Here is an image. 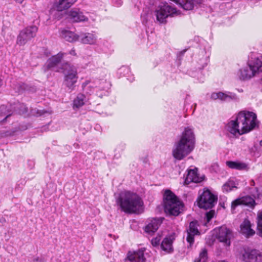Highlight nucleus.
I'll use <instances>...</instances> for the list:
<instances>
[{"label": "nucleus", "mask_w": 262, "mask_h": 262, "mask_svg": "<svg viewBox=\"0 0 262 262\" xmlns=\"http://www.w3.org/2000/svg\"><path fill=\"white\" fill-rule=\"evenodd\" d=\"M226 165L231 169L244 170L247 168V165L246 163L238 161H227Z\"/></svg>", "instance_id": "nucleus-27"}, {"label": "nucleus", "mask_w": 262, "mask_h": 262, "mask_svg": "<svg viewBox=\"0 0 262 262\" xmlns=\"http://www.w3.org/2000/svg\"><path fill=\"white\" fill-rule=\"evenodd\" d=\"M179 5L186 10H192L194 7L193 0H179Z\"/></svg>", "instance_id": "nucleus-28"}, {"label": "nucleus", "mask_w": 262, "mask_h": 262, "mask_svg": "<svg viewBox=\"0 0 262 262\" xmlns=\"http://www.w3.org/2000/svg\"><path fill=\"white\" fill-rule=\"evenodd\" d=\"M163 202L165 213L170 215H178L183 207V203L169 190L165 191Z\"/></svg>", "instance_id": "nucleus-4"}, {"label": "nucleus", "mask_w": 262, "mask_h": 262, "mask_svg": "<svg viewBox=\"0 0 262 262\" xmlns=\"http://www.w3.org/2000/svg\"><path fill=\"white\" fill-rule=\"evenodd\" d=\"M259 144L261 146H262V140L260 141Z\"/></svg>", "instance_id": "nucleus-41"}, {"label": "nucleus", "mask_w": 262, "mask_h": 262, "mask_svg": "<svg viewBox=\"0 0 262 262\" xmlns=\"http://www.w3.org/2000/svg\"><path fill=\"white\" fill-rule=\"evenodd\" d=\"M254 184H255V183H254V181H253V180H252V181H251V185H254Z\"/></svg>", "instance_id": "nucleus-40"}, {"label": "nucleus", "mask_w": 262, "mask_h": 262, "mask_svg": "<svg viewBox=\"0 0 262 262\" xmlns=\"http://www.w3.org/2000/svg\"><path fill=\"white\" fill-rule=\"evenodd\" d=\"M200 234L197 228L196 222H191L189 224V228L187 230L186 241L191 246L194 243V236Z\"/></svg>", "instance_id": "nucleus-13"}, {"label": "nucleus", "mask_w": 262, "mask_h": 262, "mask_svg": "<svg viewBox=\"0 0 262 262\" xmlns=\"http://www.w3.org/2000/svg\"><path fill=\"white\" fill-rule=\"evenodd\" d=\"M63 56V53H59L57 55L53 56L52 57L49 58L47 60L46 65L43 67L44 71L47 72L55 68V67L57 66L61 61Z\"/></svg>", "instance_id": "nucleus-15"}, {"label": "nucleus", "mask_w": 262, "mask_h": 262, "mask_svg": "<svg viewBox=\"0 0 262 262\" xmlns=\"http://www.w3.org/2000/svg\"><path fill=\"white\" fill-rule=\"evenodd\" d=\"M127 258L130 262H145V261L144 251L141 250L129 252L127 254Z\"/></svg>", "instance_id": "nucleus-20"}, {"label": "nucleus", "mask_w": 262, "mask_h": 262, "mask_svg": "<svg viewBox=\"0 0 262 262\" xmlns=\"http://www.w3.org/2000/svg\"><path fill=\"white\" fill-rule=\"evenodd\" d=\"M236 183L233 180H229L223 186V190L225 192H229L233 188H236Z\"/></svg>", "instance_id": "nucleus-31"}, {"label": "nucleus", "mask_w": 262, "mask_h": 262, "mask_svg": "<svg viewBox=\"0 0 262 262\" xmlns=\"http://www.w3.org/2000/svg\"><path fill=\"white\" fill-rule=\"evenodd\" d=\"M217 199L209 190H205L199 196L197 204L201 208L205 209L212 208L216 202Z\"/></svg>", "instance_id": "nucleus-7"}, {"label": "nucleus", "mask_w": 262, "mask_h": 262, "mask_svg": "<svg viewBox=\"0 0 262 262\" xmlns=\"http://www.w3.org/2000/svg\"><path fill=\"white\" fill-rule=\"evenodd\" d=\"M204 180V176H200L198 173V169L188 170V173L185 179L184 184L187 185L190 183L193 182L198 183L202 182Z\"/></svg>", "instance_id": "nucleus-11"}, {"label": "nucleus", "mask_w": 262, "mask_h": 262, "mask_svg": "<svg viewBox=\"0 0 262 262\" xmlns=\"http://www.w3.org/2000/svg\"><path fill=\"white\" fill-rule=\"evenodd\" d=\"M215 214L214 210H211L209 212H206V216L207 219V221L209 222L214 216Z\"/></svg>", "instance_id": "nucleus-35"}, {"label": "nucleus", "mask_w": 262, "mask_h": 262, "mask_svg": "<svg viewBox=\"0 0 262 262\" xmlns=\"http://www.w3.org/2000/svg\"><path fill=\"white\" fill-rule=\"evenodd\" d=\"M211 98L213 100L220 99L222 101H229L231 100H235L236 96L235 94L230 92L228 93L218 92L212 93L211 95Z\"/></svg>", "instance_id": "nucleus-19"}, {"label": "nucleus", "mask_w": 262, "mask_h": 262, "mask_svg": "<svg viewBox=\"0 0 262 262\" xmlns=\"http://www.w3.org/2000/svg\"><path fill=\"white\" fill-rule=\"evenodd\" d=\"M60 35L62 38L69 42L75 41L79 39V35H77L74 32L67 30H62Z\"/></svg>", "instance_id": "nucleus-24"}, {"label": "nucleus", "mask_w": 262, "mask_h": 262, "mask_svg": "<svg viewBox=\"0 0 262 262\" xmlns=\"http://www.w3.org/2000/svg\"><path fill=\"white\" fill-rule=\"evenodd\" d=\"M177 13V9L167 4L159 6L155 11L157 20L160 24L166 23L168 17L173 16Z\"/></svg>", "instance_id": "nucleus-6"}, {"label": "nucleus", "mask_w": 262, "mask_h": 262, "mask_svg": "<svg viewBox=\"0 0 262 262\" xmlns=\"http://www.w3.org/2000/svg\"><path fill=\"white\" fill-rule=\"evenodd\" d=\"M121 210L125 213H140L143 210V203L136 193L129 191L121 192L116 200Z\"/></svg>", "instance_id": "nucleus-3"}, {"label": "nucleus", "mask_w": 262, "mask_h": 262, "mask_svg": "<svg viewBox=\"0 0 262 262\" xmlns=\"http://www.w3.org/2000/svg\"><path fill=\"white\" fill-rule=\"evenodd\" d=\"M26 88V84L21 82L16 83L13 88L15 92L18 93H21Z\"/></svg>", "instance_id": "nucleus-33"}, {"label": "nucleus", "mask_w": 262, "mask_h": 262, "mask_svg": "<svg viewBox=\"0 0 262 262\" xmlns=\"http://www.w3.org/2000/svg\"><path fill=\"white\" fill-rule=\"evenodd\" d=\"M90 82L86 80L82 84V90L86 94L91 95L93 93L94 89L93 85L90 84Z\"/></svg>", "instance_id": "nucleus-30"}, {"label": "nucleus", "mask_w": 262, "mask_h": 262, "mask_svg": "<svg viewBox=\"0 0 262 262\" xmlns=\"http://www.w3.org/2000/svg\"><path fill=\"white\" fill-rule=\"evenodd\" d=\"M256 74L255 71L249 66V63L248 66L241 69L238 72L239 78L243 80L250 79Z\"/></svg>", "instance_id": "nucleus-17"}, {"label": "nucleus", "mask_w": 262, "mask_h": 262, "mask_svg": "<svg viewBox=\"0 0 262 262\" xmlns=\"http://www.w3.org/2000/svg\"><path fill=\"white\" fill-rule=\"evenodd\" d=\"M35 262H42V261L41 259L37 258L35 259Z\"/></svg>", "instance_id": "nucleus-39"}, {"label": "nucleus", "mask_w": 262, "mask_h": 262, "mask_svg": "<svg viewBox=\"0 0 262 262\" xmlns=\"http://www.w3.org/2000/svg\"><path fill=\"white\" fill-rule=\"evenodd\" d=\"M249 66L255 71L256 74L262 72V56L255 57L249 61Z\"/></svg>", "instance_id": "nucleus-22"}, {"label": "nucleus", "mask_w": 262, "mask_h": 262, "mask_svg": "<svg viewBox=\"0 0 262 262\" xmlns=\"http://www.w3.org/2000/svg\"><path fill=\"white\" fill-rule=\"evenodd\" d=\"M62 69L64 75V84L69 90L73 91L78 79L77 68L73 65L66 63L63 65Z\"/></svg>", "instance_id": "nucleus-5"}, {"label": "nucleus", "mask_w": 262, "mask_h": 262, "mask_svg": "<svg viewBox=\"0 0 262 262\" xmlns=\"http://www.w3.org/2000/svg\"><path fill=\"white\" fill-rule=\"evenodd\" d=\"M240 232L246 237L249 238L255 234V231L251 229V224L248 220H245L240 226Z\"/></svg>", "instance_id": "nucleus-18"}, {"label": "nucleus", "mask_w": 262, "mask_h": 262, "mask_svg": "<svg viewBox=\"0 0 262 262\" xmlns=\"http://www.w3.org/2000/svg\"><path fill=\"white\" fill-rule=\"evenodd\" d=\"M215 232V237L220 242L224 243L226 246L230 245L232 233L229 229L223 226L216 229Z\"/></svg>", "instance_id": "nucleus-10"}, {"label": "nucleus", "mask_w": 262, "mask_h": 262, "mask_svg": "<svg viewBox=\"0 0 262 262\" xmlns=\"http://www.w3.org/2000/svg\"><path fill=\"white\" fill-rule=\"evenodd\" d=\"M257 124L256 115L253 112L241 111L234 120L227 124L228 130L233 135H243L253 129Z\"/></svg>", "instance_id": "nucleus-1"}, {"label": "nucleus", "mask_w": 262, "mask_h": 262, "mask_svg": "<svg viewBox=\"0 0 262 262\" xmlns=\"http://www.w3.org/2000/svg\"><path fill=\"white\" fill-rule=\"evenodd\" d=\"M221 262H227V261L223 260V261H222Z\"/></svg>", "instance_id": "nucleus-43"}, {"label": "nucleus", "mask_w": 262, "mask_h": 262, "mask_svg": "<svg viewBox=\"0 0 262 262\" xmlns=\"http://www.w3.org/2000/svg\"><path fill=\"white\" fill-rule=\"evenodd\" d=\"M68 17L72 22L87 21L88 18L78 9H73L68 13Z\"/></svg>", "instance_id": "nucleus-14"}, {"label": "nucleus", "mask_w": 262, "mask_h": 262, "mask_svg": "<svg viewBox=\"0 0 262 262\" xmlns=\"http://www.w3.org/2000/svg\"><path fill=\"white\" fill-rule=\"evenodd\" d=\"M76 2V0H59L56 7L58 11H61L71 7Z\"/></svg>", "instance_id": "nucleus-25"}, {"label": "nucleus", "mask_w": 262, "mask_h": 262, "mask_svg": "<svg viewBox=\"0 0 262 262\" xmlns=\"http://www.w3.org/2000/svg\"><path fill=\"white\" fill-rule=\"evenodd\" d=\"M195 146V136L193 129L185 128L178 140L174 142L172 155L177 160H182L189 155Z\"/></svg>", "instance_id": "nucleus-2"}, {"label": "nucleus", "mask_w": 262, "mask_h": 262, "mask_svg": "<svg viewBox=\"0 0 262 262\" xmlns=\"http://www.w3.org/2000/svg\"><path fill=\"white\" fill-rule=\"evenodd\" d=\"M38 28L35 26L28 27L19 32L17 36L16 43L19 46H24L29 40L36 36Z\"/></svg>", "instance_id": "nucleus-8"}, {"label": "nucleus", "mask_w": 262, "mask_h": 262, "mask_svg": "<svg viewBox=\"0 0 262 262\" xmlns=\"http://www.w3.org/2000/svg\"><path fill=\"white\" fill-rule=\"evenodd\" d=\"M161 241V236H157L155 238H153L151 239V243L152 246H157L159 245L160 242Z\"/></svg>", "instance_id": "nucleus-36"}, {"label": "nucleus", "mask_w": 262, "mask_h": 262, "mask_svg": "<svg viewBox=\"0 0 262 262\" xmlns=\"http://www.w3.org/2000/svg\"><path fill=\"white\" fill-rule=\"evenodd\" d=\"M16 3L21 4L23 7L27 4V0H14Z\"/></svg>", "instance_id": "nucleus-37"}, {"label": "nucleus", "mask_w": 262, "mask_h": 262, "mask_svg": "<svg viewBox=\"0 0 262 262\" xmlns=\"http://www.w3.org/2000/svg\"><path fill=\"white\" fill-rule=\"evenodd\" d=\"M257 229L258 231H262V211L257 213Z\"/></svg>", "instance_id": "nucleus-34"}, {"label": "nucleus", "mask_w": 262, "mask_h": 262, "mask_svg": "<svg viewBox=\"0 0 262 262\" xmlns=\"http://www.w3.org/2000/svg\"><path fill=\"white\" fill-rule=\"evenodd\" d=\"M3 221H4V222L5 221V220H4V219H1V220H0V222H3Z\"/></svg>", "instance_id": "nucleus-42"}, {"label": "nucleus", "mask_w": 262, "mask_h": 262, "mask_svg": "<svg viewBox=\"0 0 262 262\" xmlns=\"http://www.w3.org/2000/svg\"><path fill=\"white\" fill-rule=\"evenodd\" d=\"M162 217L152 219L145 227V231L149 233L156 232L162 223Z\"/></svg>", "instance_id": "nucleus-21"}, {"label": "nucleus", "mask_w": 262, "mask_h": 262, "mask_svg": "<svg viewBox=\"0 0 262 262\" xmlns=\"http://www.w3.org/2000/svg\"><path fill=\"white\" fill-rule=\"evenodd\" d=\"M79 39L83 43H94L96 41V37L91 33L81 34L79 35Z\"/></svg>", "instance_id": "nucleus-26"}, {"label": "nucleus", "mask_w": 262, "mask_h": 262, "mask_svg": "<svg viewBox=\"0 0 262 262\" xmlns=\"http://www.w3.org/2000/svg\"><path fill=\"white\" fill-rule=\"evenodd\" d=\"M239 258L244 262H262V253L256 250H244Z\"/></svg>", "instance_id": "nucleus-9"}, {"label": "nucleus", "mask_w": 262, "mask_h": 262, "mask_svg": "<svg viewBox=\"0 0 262 262\" xmlns=\"http://www.w3.org/2000/svg\"><path fill=\"white\" fill-rule=\"evenodd\" d=\"M85 96L82 94H79L73 101V107L79 108L84 104Z\"/></svg>", "instance_id": "nucleus-29"}, {"label": "nucleus", "mask_w": 262, "mask_h": 262, "mask_svg": "<svg viewBox=\"0 0 262 262\" xmlns=\"http://www.w3.org/2000/svg\"><path fill=\"white\" fill-rule=\"evenodd\" d=\"M70 54H71V55H76V53H75V50H71V51H70Z\"/></svg>", "instance_id": "nucleus-38"}, {"label": "nucleus", "mask_w": 262, "mask_h": 262, "mask_svg": "<svg viewBox=\"0 0 262 262\" xmlns=\"http://www.w3.org/2000/svg\"><path fill=\"white\" fill-rule=\"evenodd\" d=\"M254 204L255 201L252 197L250 196H245L234 201L232 203L231 207L232 209H234L236 206L241 205L251 207L253 206Z\"/></svg>", "instance_id": "nucleus-16"}, {"label": "nucleus", "mask_w": 262, "mask_h": 262, "mask_svg": "<svg viewBox=\"0 0 262 262\" xmlns=\"http://www.w3.org/2000/svg\"><path fill=\"white\" fill-rule=\"evenodd\" d=\"M207 259V252L206 249H203L200 252L199 256L194 260V262H206Z\"/></svg>", "instance_id": "nucleus-32"}, {"label": "nucleus", "mask_w": 262, "mask_h": 262, "mask_svg": "<svg viewBox=\"0 0 262 262\" xmlns=\"http://www.w3.org/2000/svg\"><path fill=\"white\" fill-rule=\"evenodd\" d=\"M174 239L173 235H170L164 238L161 245L162 249L167 252H171L172 250V244Z\"/></svg>", "instance_id": "nucleus-23"}, {"label": "nucleus", "mask_w": 262, "mask_h": 262, "mask_svg": "<svg viewBox=\"0 0 262 262\" xmlns=\"http://www.w3.org/2000/svg\"><path fill=\"white\" fill-rule=\"evenodd\" d=\"M20 105L19 103H17L13 105H10L9 106L5 105H1L0 106V116L5 117L3 121H4L10 116L13 112H17V108Z\"/></svg>", "instance_id": "nucleus-12"}]
</instances>
